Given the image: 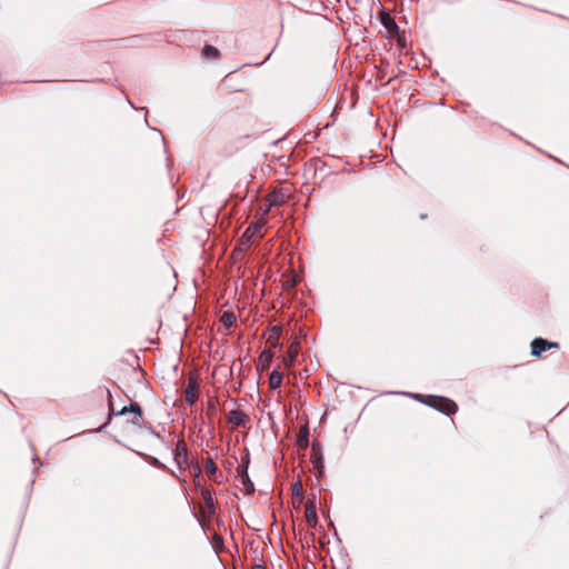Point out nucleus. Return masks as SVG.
Returning a JSON list of instances; mask_svg holds the SVG:
<instances>
[{"label":"nucleus","mask_w":569,"mask_h":569,"mask_svg":"<svg viewBox=\"0 0 569 569\" xmlns=\"http://www.w3.org/2000/svg\"><path fill=\"white\" fill-rule=\"evenodd\" d=\"M435 407L446 415L453 413L457 410V405L453 401L445 398L438 399Z\"/></svg>","instance_id":"obj_8"},{"label":"nucleus","mask_w":569,"mask_h":569,"mask_svg":"<svg viewBox=\"0 0 569 569\" xmlns=\"http://www.w3.org/2000/svg\"><path fill=\"white\" fill-rule=\"evenodd\" d=\"M283 376L279 370H273L269 377V386L271 389H277L282 383Z\"/></svg>","instance_id":"obj_10"},{"label":"nucleus","mask_w":569,"mask_h":569,"mask_svg":"<svg viewBox=\"0 0 569 569\" xmlns=\"http://www.w3.org/2000/svg\"><path fill=\"white\" fill-rule=\"evenodd\" d=\"M248 416L240 410H230L227 415V422L231 428L244 426L248 422Z\"/></svg>","instance_id":"obj_5"},{"label":"nucleus","mask_w":569,"mask_h":569,"mask_svg":"<svg viewBox=\"0 0 569 569\" xmlns=\"http://www.w3.org/2000/svg\"><path fill=\"white\" fill-rule=\"evenodd\" d=\"M199 397V380L196 376L190 375L184 389V400L192 406Z\"/></svg>","instance_id":"obj_2"},{"label":"nucleus","mask_w":569,"mask_h":569,"mask_svg":"<svg viewBox=\"0 0 569 569\" xmlns=\"http://www.w3.org/2000/svg\"><path fill=\"white\" fill-rule=\"evenodd\" d=\"M306 519L310 526H312V527L316 526L317 513H316V509L313 506H309V505L306 506Z\"/></svg>","instance_id":"obj_12"},{"label":"nucleus","mask_w":569,"mask_h":569,"mask_svg":"<svg viewBox=\"0 0 569 569\" xmlns=\"http://www.w3.org/2000/svg\"><path fill=\"white\" fill-rule=\"evenodd\" d=\"M273 358V352L269 350H263L259 357V365L262 369L268 368L269 363L271 362Z\"/></svg>","instance_id":"obj_11"},{"label":"nucleus","mask_w":569,"mask_h":569,"mask_svg":"<svg viewBox=\"0 0 569 569\" xmlns=\"http://www.w3.org/2000/svg\"><path fill=\"white\" fill-rule=\"evenodd\" d=\"M202 54L206 58H217L218 57V50L212 46H206L202 50Z\"/></svg>","instance_id":"obj_16"},{"label":"nucleus","mask_w":569,"mask_h":569,"mask_svg":"<svg viewBox=\"0 0 569 569\" xmlns=\"http://www.w3.org/2000/svg\"><path fill=\"white\" fill-rule=\"evenodd\" d=\"M252 569H266L263 566L256 565Z\"/></svg>","instance_id":"obj_18"},{"label":"nucleus","mask_w":569,"mask_h":569,"mask_svg":"<svg viewBox=\"0 0 569 569\" xmlns=\"http://www.w3.org/2000/svg\"><path fill=\"white\" fill-rule=\"evenodd\" d=\"M174 461L180 469H186L188 466L187 445L183 440H179L176 445Z\"/></svg>","instance_id":"obj_3"},{"label":"nucleus","mask_w":569,"mask_h":569,"mask_svg":"<svg viewBox=\"0 0 569 569\" xmlns=\"http://www.w3.org/2000/svg\"><path fill=\"white\" fill-rule=\"evenodd\" d=\"M204 467H206V471L207 473L211 477V478H214L217 471H218V468L216 466V463L213 462V460L211 458H208L204 462Z\"/></svg>","instance_id":"obj_15"},{"label":"nucleus","mask_w":569,"mask_h":569,"mask_svg":"<svg viewBox=\"0 0 569 569\" xmlns=\"http://www.w3.org/2000/svg\"><path fill=\"white\" fill-rule=\"evenodd\" d=\"M200 475H201V470L198 469V471H197V473L194 476V480H193L196 488H198L199 490L201 488L200 487Z\"/></svg>","instance_id":"obj_17"},{"label":"nucleus","mask_w":569,"mask_h":569,"mask_svg":"<svg viewBox=\"0 0 569 569\" xmlns=\"http://www.w3.org/2000/svg\"><path fill=\"white\" fill-rule=\"evenodd\" d=\"M266 224V222L263 220H259L254 223H251L247 229L246 231L243 232L240 241H239V249H244L247 248L249 244H250V241L252 240V238H254L256 236H258L260 233V230L263 228V226Z\"/></svg>","instance_id":"obj_1"},{"label":"nucleus","mask_w":569,"mask_h":569,"mask_svg":"<svg viewBox=\"0 0 569 569\" xmlns=\"http://www.w3.org/2000/svg\"><path fill=\"white\" fill-rule=\"evenodd\" d=\"M200 493H201V497L203 499V502H204L206 507L211 512H213L214 508H216V499H214V496H213V491L211 489H208V488H200Z\"/></svg>","instance_id":"obj_9"},{"label":"nucleus","mask_w":569,"mask_h":569,"mask_svg":"<svg viewBox=\"0 0 569 569\" xmlns=\"http://www.w3.org/2000/svg\"><path fill=\"white\" fill-rule=\"evenodd\" d=\"M220 321L226 328H230L236 322V316L232 312H223L220 318Z\"/></svg>","instance_id":"obj_14"},{"label":"nucleus","mask_w":569,"mask_h":569,"mask_svg":"<svg viewBox=\"0 0 569 569\" xmlns=\"http://www.w3.org/2000/svg\"><path fill=\"white\" fill-rule=\"evenodd\" d=\"M269 206H279L284 201V194L282 192H273L268 196Z\"/></svg>","instance_id":"obj_13"},{"label":"nucleus","mask_w":569,"mask_h":569,"mask_svg":"<svg viewBox=\"0 0 569 569\" xmlns=\"http://www.w3.org/2000/svg\"><path fill=\"white\" fill-rule=\"evenodd\" d=\"M300 352V342L295 339L288 347L286 356L282 358V362L287 368H290L296 362V359Z\"/></svg>","instance_id":"obj_4"},{"label":"nucleus","mask_w":569,"mask_h":569,"mask_svg":"<svg viewBox=\"0 0 569 569\" xmlns=\"http://www.w3.org/2000/svg\"><path fill=\"white\" fill-rule=\"evenodd\" d=\"M557 342H549L542 338H537L531 342V352L533 356L539 357L543 351L550 348H557Z\"/></svg>","instance_id":"obj_6"},{"label":"nucleus","mask_w":569,"mask_h":569,"mask_svg":"<svg viewBox=\"0 0 569 569\" xmlns=\"http://www.w3.org/2000/svg\"><path fill=\"white\" fill-rule=\"evenodd\" d=\"M282 335V328L280 326H273L268 330L267 343L270 346V350L280 347L279 340Z\"/></svg>","instance_id":"obj_7"}]
</instances>
